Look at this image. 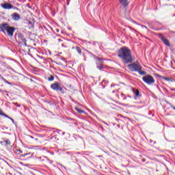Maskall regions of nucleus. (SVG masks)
<instances>
[{
  "label": "nucleus",
  "instance_id": "nucleus-54",
  "mask_svg": "<svg viewBox=\"0 0 175 175\" xmlns=\"http://www.w3.org/2000/svg\"><path fill=\"white\" fill-rule=\"evenodd\" d=\"M61 166H62L63 167H64L63 165H61Z\"/></svg>",
  "mask_w": 175,
  "mask_h": 175
},
{
  "label": "nucleus",
  "instance_id": "nucleus-49",
  "mask_svg": "<svg viewBox=\"0 0 175 175\" xmlns=\"http://www.w3.org/2000/svg\"><path fill=\"white\" fill-rule=\"evenodd\" d=\"M35 140H38V138H36Z\"/></svg>",
  "mask_w": 175,
  "mask_h": 175
},
{
  "label": "nucleus",
  "instance_id": "nucleus-24",
  "mask_svg": "<svg viewBox=\"0 0 175 175\" xmlns=\"http://www.w3.org/2000/svg\"><path fill=\"white\" fill-rule=\"evenodd\" d=\"M3 117H5L6 118H10V117H9V116H8L7 114H5V113H3V115H2Z\"/></svg>",
  "mask_w": 175,
  "mask_h": 175
},
{
  "label": "nucleus",
  "instance_id": "nucleus-39",
  "mask_svg": "<svg viewBox=\"0 0 175 175\" xmlns=\"http://www.w3.org/2000/svg\"><path fill=\"white\" fill-rule=\"evenodd\" d=\"M142 27H144V28H147V27L144 26V25H142Z\"/></svg>",
  "mask_w": 175,
  "mask_h": 175
},
{
  "label": "nucleus",
  "instance_id": "nucleus-14",
  "mask_svg": "<svg viewBox=\"0 0 175 175\" xmlns=\"http://www.w3.org/2000/svg\"><path fill=\"white\" fill-rule=\"evenodd\" d=\"M96 58L98 60L97 64H98V65H103V59L98 57H96Z\"/></svg>",
  "mask_w": 175,
  "mask_h": 175
},
{
  "label": "nucleus",
  "instance_id": "nucleus-36",
  "mask_svg": "<svg viewBox=\"0 0 175 175\" xmlns=\"http://www.w3.org/2000/svg\"><path fill=\"white\" fill-rule=\"evenodd\" d=\"M171 91H175V88H171Z\"/></svg>",
  "mask_w": 175,
  "mask_h": 175
},
{
  "label": "nucleus",
  "instance_id": "nucleus-50",
  "mask_svg": "<svg viewBox=\"0 0 175 175\" xmlns=\"http://www.w3.org/2000/svg\"><path fill=\"white\" fill-rule=\"evenodd\" d=\"M106 86H103V88H105Z\"/></svg>",
  "mask_w": 175,
  "mask_h": 175
},
{
  "label": "nucleus",
  "instance_id": "nucleus-22",
  "mask_svg": "<svg viewBox=\"0 0 175 175\" xmlns=\"http://www.w3.org/2000/svg\"><path fill=\"white\" fill-rule=\"evenodd\" d=\"M3 81L4 83H5V84H9L10 85H12V83L9 82L8 80H6V79H5Z\"/></svg>",
  "mask_w": 175,
  "mask_h": 175
},
{
  "label": "nucleus",
  "instance_id": "nucleus-13",
  "mask_svg": "<svg viewBox=\"0 0 175 175\" xmlns=\"http://www.w3.org/2000/svg\"><path fill=\"white\" fill-rule=\"evenodd\" d=\"M27 28L29 29H31V28H33V23L31 21H27Z\"/></svg>",
  "mask_w": 175,
  "mask_h": 175
},
{
  "label": "nucleus",
  "instance_id": "nucleus-33",
  "mask_svg": "<svg viewBox=\"0 0 175 175\" xmlns=\"http://www.w3.org/2000/svg\"><path fill=\"white\" fill-rule=\"evenodd\" d=\"M3 111H2V110L0 109V116H3Z\"/></svg>",
  "mask_w": 175,
  "mask_h": 175
},
{
  "label": "nucleus",
  "instance_id": "nucleus-31",
  "mask_svg": "<svg viewBox=\"0 0 175 175\" xmlns=\"http://www.w3.org/2000/svg\"><path fill=\"white\" fill-rule=\"evenodd\" d=\"M172 148H174L175 149V142H174L172 144Z\"/></svg>",
  "mask_w": 175,
  "mask_h": 175
},
{
  "label": "nucleus",
  "instance_id": "nucleus-21",
  "mask_svg": "<svg viewBox=\"0 0 175 175\" xmlns=\"http://www.w3.org/2000/svg\"><path fill=\"white\" fill-rule=\"evenodd\" d=\"M163 80H165V81H172L170 78L166 77H163Z\"/></svg>",
  "mask_w": 175,
  "mask_h": 175
},
{
  "label": "nucleus",
  "instance_id": "nucleus-19",
  "mask_svg": "<svg viewBox=\"0 0 175 175\" xmlns=\"http://www.w3.org/2000/svg\"><path fill=\"white\" fill-rule=\"evenodd\" d=\"M75 110L79 112L80 114H81V113H85V111L83 109H79L77 107L75 108Z\"/></svg>",
  "mask_w": 175,
  "mask_h": 175
},
{
  "label": "nucleus",
  "instance_id": "nucleus-25",
  "mask_svg": "<svg viewBox=\"0 0 175 175\" xmlns=\"http://www.w3.org/2000/svg\"><path fill=\"white\" fill-rule=\"evenodd\" d=\"M165 103H167V105H169L170 106H171V107H172V106H173V105H172V103H170L169 101H167V100H165Z\"/></svg>",
  "mask_w": 175,
  "mask_h": 175
},
{
  "label": "nucleus",
  "instance_id": "nucleus-1",
  "mask_svg": "<svg viewBox=\"0 0 175 175\" xmlns=\"http://www.w3.org/2000/svg\"><path fill=\"white\" fill-rule=\"evenodd\" d=\"M118 57L120 58L122 62L125 65L132 64V62H133L132 51L126 46H122L118 50Z\"/></svg>",
  "mask_w": 175,
  "mask_h": 175
},
{
  "label": "nucleus",
  "instance_id": "nucleus-32",
  "mask_svg": "<svg viewBox=\"0 0 175 175\" xmlns=\"http://www.w3.org/2000/svg\"><path fill=\"white\" fill-rule=\"evenodd\" d=\"M5 129H8V127L3 126V128H2V130H3V131H5Z\"/></svg>",
  "mask_w": 175,
  "mask_h": 175
},
{
  "label": "nucleus",
  "instance_id": "nucleus-3",
  "mask_svg": "<svg viewBox=\"0 0 175 175\" xmlns=\"http://www.w3.org/2000/svg\"><path fill=\"white\" fill-rule=\"evenodd\" d=\"M14 31H16V27L9 25L8 23H3L0 25V32H3V33H6L7 32L8 36H13Z\"/></svg>",
  "mask_w": 175,
  "mask_h": 175
},
{
  "label": "nucleus",
  "instance_id": "nucleus-40",
  "mask_svg": "<svg viewBox=\"0 0 175 175\" xmlns=\"http://www.w3.org/2000/svg\"><path fill=\"white\" fill-rule=\"evenodd\" d=\"M153 143H154V144H157V142H154Z\"/></svg>",
  "mask_w": 175,
  "mask_h": 175
},
{
  "label": "nucleus",
  "instance_id": "nucleus-6",
  "mask_svg": "<svg viewBox=\"0 0 175 175\" xmlns=\"http://www.w3.org/2000/svg\"><path fill=\"white\" fill-rule=\"evenodd\" d=\"M159 39H161V40L163 41V42L164 43V44H165V46H167V47H170V42H169V40L166 39V38L162 36V34H159Z\"/></svg>",
  "mask_w": 175,
  "mask_h": 175
},
{
  "label": "nucleus",
  "instance_id": "nucleus-45",
  "mask_svg": "<svg viewBox=\"0 0 175 175\" xmlns=\"http://www.w3.org/2000/svg\"><path fill=\"white\" fill-rule=\"evenodd\" d=\"M111 87H114V85H111Z\"/></svg>",
  "mask_w": 175,
  "mask_h": 175
},
{
  "label": "nucleus",
  "instance_id": "nucleus-4",
  "mask_svg": "<svg viewBox=\"0 0 175 175\" xmlns=\"http://www.w3.org/2000/svg\"><path fill=\"white\" fill-rule=\"evenodd\" d=\"M142 80L144 83L148 84V85H151V84H154V83H155V79H154V77L150 75H148L142 77Z\"/></svg>",
  "mask_w": 175,
  "mask_h": 175
},
{
  "label": "nucleus",
  "instance_id": "nucleus-48",
  "mask_svg": "<svg viewBox=\"0 0 175 175\" xmlns=\"http://www.w3.org/2000/svg\"><path fill=\"white\" fill-rule=\"evenodd\" d=\"M103 83H105V80L103 81Z\"/></svg>",
  "mask_w": 175,
  "mask_h": 175
},
{
  "label": "nucleus",
  "instance_id": "nucleus-15",
  "mask_svg": "<svg viewBox=\"0 0 175 175\" xmlns=\"http://www.w3.org/2000/svg\"><path fill=\"white\" fill-rule=\"evenodd\" d=\"M65 90H66V88L65 87L60 86L59 88L58 91H59L61 92V94H65Z\"/></svg>",
  "mask_w": 175,
  "mask_h": 175
},
{
  "label": "nucleus",
  "instance_id": "nucleus-52",
  "mask_svg": "<svg viewBox=\"0 0 175 175\" xmlns=\"http://www.w3.org/2000/svg\"><path fill=\"white\" fill-rule=\"evenodd\" d=\"M18 107H20V105H18Z\"/></svg>",
  "mask_w": 175,
  "mask_h": 175
},
{
  "label": "nucleus",
  "instance_id": "nucleus-18",
  "mask_svg": "<svg viewBox=\"0 0 175 175\" xmlns=\"http://www.w3.org/2000/svg\"><path fill=\"white\" fill-rule=\"evenodd\" d=\"M96 68L98 70H102V68H103V64L99 65L98 63H96Z\"/></svg>",
  "mask_w": 175,
  "mask_h": 175
},
{
  "label": "nucleus",
  "instance_id": "nucleus-26",
  "mask_svg": "<svg viewBox=\"0 0 175 175\" xmlns=\"http://www.w3.org/2000/svg\"><path fill=\"white\" fill-rule=\"evenodd\" d=\"M18 151L19 152L18 154L20 155V157H21V155H23V151L21 150H18Z\"/></svg>",
  "mask_w": 175,
  "mask_h": 175
},
{
  "label": "nucleus",
  "instance_id": "nucleus-43",
  "mask_svg": "<svg viewBox=\"0 0 175 175\" xmlns=\"http://www.w3.org/2000/svg\"><path fill=\"white\" fill-rule=\"evenodd\" d=\"M88 43H89L90 44H91V42H88Z\"/></svg>",
  "mask_w": 175,
  "mask_h": 175
},
{
  "label": "nucleus",
  "instance_id": "nucleus-41",
  "mask_svg": "<svg viewBox=\"0 0 175 175\" xmlns=\"http://www.w3.org/2000/svg\"><path fill=\"white\" fill-rule=\"evenodd\" d=\"M76 154H80L81 153H80V152H77Z\"/></svg>",
  "mask_w": 175,
  "mask_h": 175
},
{
  "label": "nucleus",
  "instance_id": "nucleus-37",
  "mask_svg": "<svg viewBox=\"0 0 175 175\" xmlns=\"http://www.w3.org/2000/svg\"><path fill=\"white\" fill-rule=\"evenodd\" d=\"M62 136H64L65 132H62Z\"/></svg>",
  "mask_w": 175,
  "mask_h": 175
},
{
  "label": "nucleus",
  "instance_id": "nucleus-2",
  "mask_svg": "<svg viewBox=\"0 0 175 175\" xmlns=\"http://www.w3.org/2000/svg\"><path fill=\"white\" fill-rule=\"evenodd\" d=\"M127 68L131 72H137L140 76H146L147 75L146 71L142 70L143 66H142L139 62L128 64Z\"/></svg>",
  "mask_w": 175,
  "mask_h": 175
},
{
  "label": "nucleus",
  "instance_id": "nucleus-28",
  "mask_svg": "<svg viewBox=\"0 0 175 175\" xmlns=\"http://www.w3.org/2000/svg\"><path fill=\"white\" fill-rule=\"evenodd\" d=\"M0 144H1V146H4L5 147V140L0 142Z\"/></svg>",
  "mask_w": 175,
  "mask_h": 175
},
{
  "label": "nucleus",
  "instance_id": "nucleus-46",
  "mask_svg": "<svg viewBox=\"0 0 175 175\" xmlns=\"http://www.w3.org/2000/svg\"><path fill=\"white\" fill-rule=\"evenodd\" d=\"M150 143H152V140H150Z\"/></svg>",
  "mask_w": 175,
  "mask_h": 175
},
{
  "label": "nucleus",
  "instance_id": "nucleus-34",
  "mask_svg": "<svg viewBox=\"0 0 175 175\" xmlns=\"http://www.w3.org/2000/svg\"><path fill=\"white\" fill-rule=\"evenodd\" d=\"M96 43H98V42H92L93 46H95V44H96Z\"/></svg>",
  "mask_w": 175,
  "mask_h": 175
},
{
  "label": "nucleus",
  "instance_id": "nucleus-30",
  "mask_svg": "<svg viewBox=\"0 0 175 175\" xmlns=\"http://www.w3.org/2000/svg\"><path fill=\"white\" fill-rule=\"evenodd\" d=\"M9 120H10L12 122V124H16V123L14 122V120H13V118H9Z\"/></svg>",
  "mask_w": 175,
  "mask_h": 175
},
{
  "label": "nucleus",
  "instance_id": "nucleus-16",
  "mask_svg": "<svg viewBox=\"0 0 175 175\" xmlns=\"http://www.w3.org/2000/svg\"><path fill=\"white\" fill-rule=\"evenodd\" d=\"M4 143H5V147H8V146H10L12 144V142H10V139L4 140Z\"/></svg>",
  "mask_w": 175,
  "mask_h": 175
},
{
  "label": "nucleus",
  "instance_id": "nucleus-27",
  "mask_svg": "<svg viewBox=\"0 0 175 175\" xmlns=\"http://www.w3.org/2000/svg\"><path fill=\"white\" fill-rule=\"evenodd\" d=\"M27 139H35L32 135H27Z\"/></svg>",
  "mask_w": 175,
  "mask_h": 175
},
{
  "label": "nucleus",
  "instance_id": "nucleus-9",
  "mask_svg": "<svg viewBox=\"0 0 175 175\" xmlns=\"http://www.w3.org/2000/svg\"><path fill=\"white\" fill-rule=\"evenodd\" d=\"M2 7L3 9H13V5L9 3H5L2 5Z\"/></svg>",
  "mask_w": 175,
  "mask_h": 175
},
{
  "label": "nucleus",
  "instance_id": "nucleus-20",
  "mask_svg": "<svg viewBox=\"0 0 175 175\" xmlns=\"http://www.w3.org/2000/svg\"><path fill=\"white\" fill-rule=\"evenodd\" d=\"M54 80V76L51 75L49 78H48V81H53Z\"/></svg>",
  "mask_w": 175,
  "mask_h": 175
},
{
  "label": "nucleus",
  "instance_id": "nucleus-10",
  "mask_svg": "<svg viewBox=\"0 0 175 175\" xmlns=\"http://www.w3.org/2000/svg\"><path fill=\"white\" fill-rule=\"evenodd\" d=\"M18 39H20V40H21V42H25V40H27V39L24 38V34H23L22 33H18Z\"/></svg>",
  "mask_w": 175,
  "mask_h": 175
},
{
  "label": "nucleus",
  "instance_id": "nucleus-5",
  "mask_svg": "<svg viewBox=\"0 0 175 175\" xmlns=\"http://www.w3.org/2000/svg\"><path fill=\"white\" fill-rule=\"evenodd\" d=\"M119 2L122 5L121 8H122V9L125 11L128 10V5H129L128 0H119Z\"/></svg>",
  "mask_w": 175,
  "mask_h": 175
},
{
  "label": "nucleus",
  "instance_id": "nucleus-55",
  "mask_svg": "<svg viewBox=\"0 0 175 175\" xmlns=\"http://www.w3.org/2000/svg\"><path fill=\"white\" fill-rule=\"evenodd\" d=\"M77 162V159H76Z\"/></svg>",
  "mask_w": 175,
  "mask_h": 175
},
{
  "label": "nucleus",
  "instance_id": "nucleus-47",
  "mask_svg": "<svg viewBox=\"0 0 175 175\" xmlns=\"http://www.w3.org/2000/svg\"><path fill=\"white\" fill-rule=\"evenodd\" d=\"M69 5V2H68V3H67V5Z\"/></svg>",
  "mask_w": 175,
  "mask_h": 175
},
{
  "label": "nucleus",
  "instance_id": "nucleus-17",
  "mask_svg": "<svg viewBox=\"0 0 175 175\" xmlns=\"http://www.w3.org/2000/svg\"><path fill=\"white\" fill-rule=\"evenodd\" d=\"M72 49H75V50L77 51V53H79L80 55H81V49H80V47L76 46L75 48L72 47Z\"/></svg>",
  "mask_w": 175,
  "mask_h": 175
},
{
  "label": "nucleus",
  "instance_id": "nucleus-7",
  "mask_svg": "<svg viewBox=\"0 0 175 175\" xmlns=\"http://www.w3.org/2000/svg\"><path fill=\"white\" fill-rule=\"evenodd\" d=\"M11 18L14 21H18L19 20L21 19V16H20V14L17 12H14L11 14Z\"/></svg>",
  "mask_w": 175,
  "mask_h": 175
},
{
  "label": "nucleus",
  "instance_id": "nucleus-44",
  "mask_svg": "<svg viewBox=\"0 0 175 175\" xmlns=\"http://www.w3.org/2000/svg\"><path fill=\"white\" fill-rule=\"evenodd\" d=\"M84 61H87V59H86V58H85V59H84Z\"/></svg>",
  "mask_w": 175,
  "mask_h": 175
},
{
  "label": "nucleus",
  "instance_id": "nucleus-8",
  "mask_svg": "<svg viewBox=\"0 0 175 175\" xmlns=\"http://www.w3.org/2000/svg\"><path fill=\"white\" fill-rule=\"evenodd\" d=\"M60 87H61V83L58 82H55L54 83L51 85V90H53V91H58Z\"/></svg>",
  "mask_w": 175,
  "mask_h": 175
},
{
  "label": "nucleus",
  "instance_id": "nucleus-11",
  "mask_svg": "<svg viewBox=\"0 0 175 175\" xmlns=\"http://www.w3.org/2000/svg\"><path fill=\"white\" fill-rule=\"evenodd\" d=\"M28 155H30V156L28 157ZM32 155H33V154H32L31 152L25 153V154H21V158H25V157H28L27 158H31Z\"/></svg>",
  "mask_w": 175,
  "mask_h": 175
},
{
  "label": "nucleus",
  "instance_id": "nucleus-51",
  "mask_svg": "<svg viewBox=\"0 0 175 175\" xmlns=\"http://www.w3.org/2000/svg\"><path fill=\"white\" fill-rule=\"evenodd\" d=\"M18 107H20V105H18Z\"/></svg>",
  "mask_w": 175,
  "mask_h": 175
},
{
  "label": "nucleus",
  "instance_id": "nucleus-42",
  "mask_svg": "<svg viewBox=\"0 0 175 175\" xmlns=\"http://www.w3.org/2000/svg\"><path fill=\"white\" fill-rule=\"evenodd\" d=\"M128 97H129V98H132V96H129V95L128 96Z\"/></svg>",
  "mask_w": 175,
  "mask_h": 175
},
{
  "label": "nucleus",
  "instance_id": "nucleus-23",
  "mask_svg": "<svg viewBox=\"0 0 175 175\" xmlns=\"http://www.w3.org/2000/svg\"><path fill=\"white\" fill-rule=\"evenodd\" d=\"M23 46H25V47H27V46H28V45L27 44V40H25V41H23Z\"/></svg>",
  "mask_w": 175,
  "mask_h": 175
},
{
  "label": "nucleus",
  "instance_id": "nucleus-29",
  "mask_svg": "<svg viewBox=\"0 0 175 175\" xmlns=\"http://www.w3.org/2000/svg\"><path fill=\"white\" fill-rule=\"evenodd\" d=\"M0 80H2L3 81L5 80V78L1 75L0 74Z\"/></svg>",
  "mask_w": 175,
  "mask_h": 175
},
{
  "label": "nucleus",
  "instance_id": "nucleus-53",
  "mask_svg": "<svg viewBox=\"0 0 175 175\" xmlns=\"http://www.w3.org/2000/svg\"><path fill=\"white\" fill-rule=\"evenodd\" d=\"M118 127H120V125H118Z\"/></svg>",
  "mask_w": 175,
  "mask_h": 175
},
{
  "label": "nucleus",
  "instance_id": "nucleus-35",
  "mask_svg": "<svg viewBox=\"0 0 175 175\" xmlns=\"http://www.w3.org/2000/svg\"><path fill=\"white\" fill-rule=\"evenodd\" d=\"M103 124H105V125H109V124L106 123V122L103 121Z\"/></svg>",
  "mask_w": 175,
  "mask_h": 175
},
{
  "label": "nucleus",
  "instance_id": "nucleus-12",
  "mask_svg": "<svg viewBox=\"0 0 175 175\" xmlns=\"http://www.w3.org/2000/svg\"><path fill=\"white\" fill-rule=\"evenodd\" d=\"M133 94H135L134 99H136L137 98V96H139V95H140V92L139 91V90L133 89Z\"/></svg>",
  "mask_w": 175,
  "mask_h": 175
},
{
  "label": "nucleus",
  "instance_id": "nucleus-38",
  "mask_svg": "<svg viewBox=\"0 0 175 175\" xmlns=\"http://www.w3.org/2000/svg\"><path fill=\"white\" fill-rule=\"evenodd\" d=\"M57 131H58V132H59V133L62 132V131H61V130H57Z\"/></svg>",
  "mask_w": 175,
  "mask_h": 175
}]
</instances>
